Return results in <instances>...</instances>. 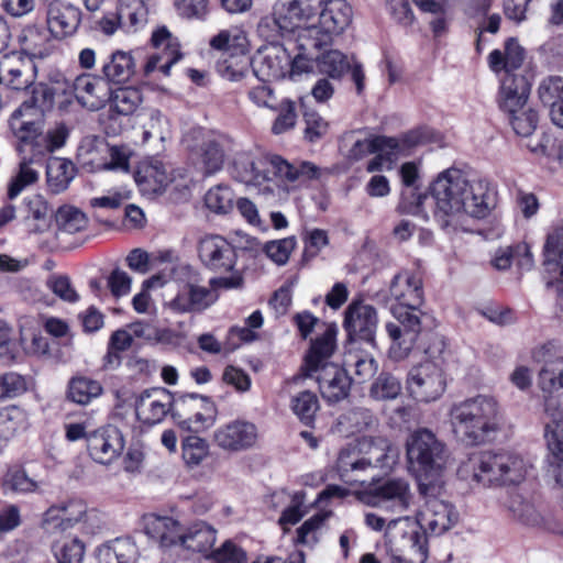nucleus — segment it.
I'll use <instances>...</instances> for the list:
<instances>
[{
  "label": "nucleus",
  "mask_w": 563,
  "mask_h": 563,
  "mask_svg": "<svg viewBox=\"0 0 563 563\" xmlns=\"http://www.w3.org/2000/svg\"><path fill=\"white\" fill-rule=\"evenodd\" d=\"M433 217L443 229H464L470 218H486L496 205L489 183L460 168L441 172L430 186Z\"/></svg>",
  "instance_id": "nucleus-1"
},
{
  "label": "nucleus",
  "mask_w": 563,
  "mask_h": 563,
  "mask_svg": "<svg viewBox=\"0 0 563 563\" xmlns=\"http://www.w3.org/2000/svg\"><path fill=\"white\" fill-rule=\"evenodd\" d=\"M389 295L397 302L391 312L398 323L389 322L386 331L393 340V353L398 358L406 357L413 347L422 324L428 316L419 310L423 302L421 277L410 271H401L394 276Z\"/></svg>",
  "instance_id": "nucleus-2"
},
{
  "label": "nucleus",
  "mask_w": 563,
  "mask_h": 563,
  "mask_svg": "<svg viewBox=\"0 0 563 563\" xmlns=\"http://www.w3.org/2000/svg\"><path fill=\"white\" fill-rule=\"evenodd\" d=\"M232 176L245 184L263 186L273 192L274 178L289 184H305L321 176V169L310 162L290 164L278 155H255L251 152H238L231 164Z\"/></svg>",
  "instance_id": "nucleus-3"
},
{
  "label": "nucleus",
  "mask_w": 563,
  "mask_h": 563,
  "mask_svg": "<svg viewBox=\"0 0 563 563\" xmlns=\"http://www.w3.org/2000/svg\"><path fill=\"white\" fill-rule=\"evenodd\" d=\"M449 417L455 438L470 446L485 443L501 428L498 401L488 395H477L453 404Z\"/></svg>",
  "instance_id": "nucleus-4"
},
{
  "label": "nucleus",
  "mask_w": 563,
  "mask_h": 563,
  "mask_svg": "<svg viewBox=\"0 0 563 563\" xmlns=\"http://www.w3.org/2000/svg\"><path fill=\"white\" fill-rule=\"evenodd\" d=\"M55 104V90L47 84H38L8 119V126L22 154L31 147L35 155H43L42 140L45 131V114Z\"/></svg>",
  "instance_id": "nucleus-5"
},
{
  "label": "nucleus",
  "mask_w": 563,
  "mask_h": 563,
  "mask_svg": "<svg viewBox=\"0 0 563 563\" xmlns=\"http://www.w3.org/2000/svg\"><path fill=\"white\" fill-rule=\"evenodd\" d=\"M406 454L410 468L419 478V492L427 496L435 490L438 477L449 459L445 443L431 430L420 428L408 437Z\"/></svg>",
  "instance_id": "nucleus-6"
},
{
  "label": "nucleus",
  "mask_w": 563,
  "mask_h": 563,
  "mask_svg": "<svg viewBox=\"0 0 563 563\" xmlns=\"http://www.w3.org/2000/svg\"><path fill=\"white\" fill-rule=\"evenodd\" d=\"M294 73L311 74L316 69L319 74L325 75L333 80H340L347 73L356 87V92L361 95L365 88V74L363 65L354 58L347 56L339 49L328 47H314L295 59Z\"/></svg>",
  "instance_id": "nucleus-7"
},
{
  "label": "nucleus",
  "mask_w": 563,
  "mask_h": 563,
  "mask_svg": "<svg viewBox=\"0 0 563 563\" xmlns=\"http://www.w3.org/2000/svg\"><path fill=\"white\" fill-rule=\"evenodd\" d=\"M444 342L437 339L434 347L426 350L429 356L426 361L412 366L407 375V390L409 395L420 402L438 400L445 391L448 385L444 358L441 356Z\"/></svg>",
  "instance_id": "nucleus-8"
},
{
  "label": "nucleus",
  "mask_w": 563,
  "mask_h": 563,
  "mask_svg": "<svg viewBox=\"0 0 563 563\" xmlns=\"http://www.w3.org/2000/svg\"><path fill=\"white\" fill-rule=\"evenodd\" d=\"M318 24L299 30L300 48L330 47L333 38L343 33L352 21V8L345 0L322 2Z\"/></svg>",
  "instance_id": "nucleus-9"
},
{
  "label": "nucleus",
  "mask_w": 563,
  "mask_h": 563,
  "mask_svg": "<svg viewBox=\"0 0 563 563\" xmlns=\"http://www.w3.org/2000/svg\"><path fill=\"white\" fill-rule=\"evenodd\" d=\"M386 543L391 563H424L428 559L427 538L409 517L390 520L386 526Z\"/></svg>",
  "instance_id": "nucleus-10"
},
{
  "label": "nucleus",
  "mask_w": 563,
  "mask_h": 563,
  "mask_svg": "<svg viewBox=\"0 0 563 563\" xmlns=\"http://www.w3.org/2000/svg\"><path fill=\"white\" fill-rule=\"evenodd\" d=\"M242 284L243 277L238 271H234L229 277L211 278L209 286L200 285L196 278H192L184 284L175 298L167 302V306L176 313L201 312L217 301L218 288H239Z\"/></svg>",
  "instance_id": "nucleus-11"
},
{
  "label": "nucleus",
  "mask_w": 563,
  "mask_h": 563,
  "mask_svg": "<svg viewBox=\"0 0 563 563\" xmlns=\"http://www.w3.org/2000/svg\"><path fill=\"white\" fill-rule=\"evenodd\" d=\"M55 90V99L65 97L59 107L71 103V97L88 111H99L103 109L111 99V88L100 76L85 73L78 75L73 81L60 79L48 85Z\"/></svg>",
  "instance_id": "nucleus-12"
},
{
  "label": "nucleus",
  "mask_w": 563,
  "mask_h": 563,
  "mask_svg": "<svg viewBox=\"0 0 563 563\" xmlns=\"http://www.w3.org/2000/svg\"><path fill=\"white\" fill-rule=\"evenodd\" d=\"M308 49L300 48L299 33L296 37L287 38L283 44H274L266 48L261 57L258 71L267 79L279 80L289 77L296 80L303 73H294L295 59L306 54Z\"/></svg>",
  "instance_id": "nucleus-13"
},
{
  "label": "nucleus",
  "mask_w": 563,
  "mask_h": 563,
  "mask_svg": "<svg viewBox=\"0 0 563 563\" xmlns=\"http://www.w3.org/2000/svg\"><path fill=\"white\" fill-rule=\"evenodd\" d=\"M360 499L369 507H376L393 514H401L409 508L412 494L407 481L391 478L363 493Z\"/></svg>",
  "instance_id": "nucleus-14"
},
{
  "label": "nucleus",
  "mask_w": 563,
  "mask_h": 563,
  "mask_svg": "<svg viewBox=\"0 0 563 563\" xmlns=\"http://www.w3.org/2000/svg\"><path fill=\"white\" fill-rule=\"evenodd\" d=\"M377 325V311L371 305L352 302L345 310L344 328L351 340V347H355L357 342H365L375 349Z\"/></svg>",
  "instance_id": "nucleus-15"
},
{
  "label": "nucleus",
  "mask_w": 563,
  "mask_h": 563,
  "mask_svg": "<svg viewBox=\"0 0 563 563\" xmlns=\"http://www.w3.org/2000/svg\"><path fill=\"white\" fill-rule=\"evenodd\" d=\"M88 506L80 498H68L52 505L42 518V527L49 534L63 533L86 520Z\"/></svg>",
  "instance_id": "nucleus-16"
},
{
  "label": "nucleus",
  "mask_w": 563,
  "mask_h": 563,
  "mask_svg": "<svg viewBox=\"0 0 563 563\" xmlns=\"http://www.w3.org/2000/svg\"><path fill=\"white\" fill-rule=\"evenodd\" d=\"M258 438L256 424L244 419H235L218 427L212 437L217 446L230 453L254 448Z\"/></svg>",
  "instance_id": "nucleus-17"
},
{
  "label": "nucleus",
  "mask_w": 563,
  "mask_h": 563,
  "mask_svg": "<svg viewBox=\"0 0 563 563\" xmlns=\"http://www.w3.org/2000/svg\"><path fill=\"white\" fill-rule=\"evenodd\" d=\"M457 520L454 507L442 499L430 497L418 514V530H424L433 536H440L450 530Z\"/></svg>",
  "instance_id": "nucleus-18"
},
{
  "label": "nucleus",
  "mask_w": 563,
  "mask_h": 563,
  "mask_svg": "<svg viewBox=\"0 0 563 563\" xmlns=\"http://www.w3.org/2000/svg\"><path fill=\"white\" fill-rule=\"evenodd\" d=\"M152 43L157 52L148 57L144 71L148 75L159 70L163 75L168 76L172 66L181 58L178 40L167 27L163 26L153 32Z\"/></svg>",
  "instance_id": "nucleus-19"
},
{
  "label": "nucleus",
  "mask_w": 563,
  "mask_h": 563,
  "mask_svg": "<svg viewBox=\"0 0 563 563\" xmlns=\"http://www.w3.org/2000/svg\"><path fill=\"white\" fill-rule=\"evenodd\" d=\"M532 358L543 363L538 375V385L544 394L563 388V357L558 355L556 346L548 342L532 352Z\"/></svg>",
  "instance_id": "nucleus-20"
},
{
  "label": "nucleus",
  "mask_w": 563,
  "mask_h": 563,
  "mask_svg": "<svg viewBox=\"0 0 563 563\" xmlns=\"http://www.w3.org/2000/svg\"><path fill=\"white\" fill-rule=\"evenodd\" d=\"M87 448L95 462L108 465L121 455L124 439L118 428L107 426L87 437Z\"/></svg>",
  "instance_id": "nucleus-21"
},
{
  "label": "nucleus",
  "mask_w": 563,
  "mask_h": 563,
  "mask_svg": "<svg viewBox=\"0 0 563 563\" xmlns=\"http://www.w3.org/2000/svg\"><path fill=\"white\" fill-rule=\"evenodd\" d=\"M173 402V394L166 388L153 387L145 389L135 400L136 417L147 424L158 423L169 412Z\"/></svg>",
  "instance_id": "nucleus-22"
},
{
  "label": "nucleus",
  "mask_w": 563,
  "mask_h": 563,
  "mask_svg": "<svg viewBox=\"0 0 563 563\" xmlns=\"http://www.w3.org/2000/svg\"><path fill=\"white\" fill-rule=\"evenodd\" d=\"M354 446L373 468L389 471L399 459V450L385 437H363Z\"/></svg>",
  "instance_id": "nucleus-23"
},
{
  "label": "nucleus",
  "mask_w": 563,
  "mask_h": 563,
  "mask_svg": "<svg viewBox=\"0 0 563 563\" xmlns=\"http://www.w3.org/2000/svg\"><path fill=\"white\" fill-rule=\"evenodd\" d=\"M319 390L325 401L335 404L345 399L351 389V378L346 371L333 363H325L319 369L312 371Z\"/></svg>",
  "instance_id": "nucleus-24"
},
{
  "label": "nucleus",
  "mask_w": 563,
  "mask_h": 563,
  "mask_svg": "<svg viewBox=\"0 0 563 563\" xmlns=\"http://www.w3.org/2000/svg\"><path fill=\"white\" fill-rule=\"evenodd\" d=\"M199 257L207 267L219 273L231 272L236 264L235 249L219 235L200 241Z\"/></svg>",
  "instance_id": "nucleus-25"
},
{
  "label": "nucleus",
  "mask_w": 563,
  "mask_h": 563,
  "mask_svg": "<svg viewBox=\"0 0 563 563\" xmlns=\"http://www.w3.org/2000/svg\"><path fill=\"white\" fill-rule=\"evenodd\" d=\"M81 20L80 10L71 3L53 0L48 3L46 22L49 33L65 38L76 33Z\"/></svg>",
  "instance_id": "nucleus-26"
},
{
  "label": "nucleus",
  "mask_w": 563,
  "mask_h": 563,
  "mask_svg": "<svg viewBox=\"0 0 563 563\" xmlns=\"http://www.w3.org/2000/svg\"><path fill=\"white\" fill-rule=\"evenodd\" d=\"M145 534L162 548L180 547L183 526L172 516L147 514L142 518Z\"/></svg>",
  "instance_id": "nucleus-27"
},
{
  "label": "nucleus",
  "mask_w": 563,
  "mask_h": 563,
  "mask_svg": "<svg viewBox=\"0 0 563 563\" xmlns=\"http://www.w3.org/2000/svg\"><path fill=\"white\" fill-rule=\"evenodd\" d=\"M35 79L34 66L20 54L12 53L0 59V82L20 90L30 87Z\"/></svg>",
  "instance_id": "nucleus-28"
},
{
  "label": "nucleus",
  "mask_w": 563,
  "mask_h": 563,
  "mask_svg": "<svg viewBox=\"0 0 563 563\" xmlns=\"http://www.w3.org/2000/svg\"><path fill=\"white\" fill-rule=\"evenodd\" d=\"M530 84L523 76L506 74L501 80L498 104L506 113L519 112L528 101Z\"/></svg>",
  "instance_id": "nucleus-29"
},
{
  "label": "nucleus",
  "mask_w": 563,
  "mask_h": 563,
  "mask_svg": "<svg viewBox=\"0 0 563 563\" xmlns=\"http://www.w3.org/2000/svg\"><path fill=\"white\" fill-rule=\"evenodd\" d=\"M322 0H277L276 13L282 21H287L295 36L303 24L319 11Z\"/></svg>",
  "instance_id": "nucleus-30"
},
{
  "label": "nucleus",
  "mask_w": 563,
  "mask_h": 563,
  "mask_svg": "<svg viewBox=\"0 0 563 563\" xmlns=\"http://www.w3.org/2000/svg\"><path fill=\"white\" fill-rule=\"evenodd\" d=\"M503 452L485 451L473 455V478L484 485L503 484Z\"/></svg>",
  "instance_id": "nucleus-31"
},
{
  "label": "nucleus",
  "mask_w": 563,
  "mask_h": 563,
  "mask_svg": "<svg viewBox=\"0 0 563 563\" xmlns=\"http://www.w3.org/2000/svg\"><path fill=\"white\" fill-rule=\"evenodd\" d=\"M336 471L340 478L350 485L364 483L371 467L360 454L354 444L341 449L336 460Z\"/></svg>",
  "instance_id": "nucleus-32"
},
{
  "label": "nucleus",
  "mask_w": 563,
  "mask_h": 563,
  "mask_svg": "<svg viewBox=\"0 0 563 563\" xmlns=\"http://www.w3.org/2000/svg\"><path fill=\"white\" fill-rule=\"evenodd\" d=\"M217 540L216 529L205 521H197L183 529L180 547L191 552L208 555Z\"/></svg>",
  "instance_id": "nucleus-33"
},
{
  "label": "nucleus",
  "mask_w": 563,
  "mask_h": 563,
  "mask_svg": "<svg viewBox=\"0 0 563 563\" xmlns=\"http://www.w3.org/2000/svg\"><path fill=\"white\" fill-rule=\"evenodd\" d=\"M338 329L334 324H328L319 336L311 341V346L306 356V376H312V371L319 369L325 360L334 352Z\"/></svg>",
  "instance_id": "nucleus-34"
},
{
  "label": "nucleus",
  "mask_w": 563,
  "mask_h": 563,
  "mask_svg": "<svg viewBox=\"0 0 563 563\" xmlns=\"http://www.w3.org/2000/svg\"><path fill=\"white\" fill-rule=\"evenodd\" d=\"M135 181L145 195L161 194L170 183L165 165L159 161L143 163L135 173Z\"/></svg>",
  "instance_id": "nucleus-35"
},
{
  "label": "nucleus",
  "mask_w": 563,
  "mask_h": 563,
  "mask_svg": "<svg viewBox=\"0 0 563 563\" xmlns=\"http://www.w3.org/2000/svg\"><path fill=\"white\" fill-rule=\"evenodd\" d=\"M135 71L134 58L129 52L115 51L110 54L108 59L102 64L101 73L103 79L112 84H125Z\"/></svg>",
  "instance_id": "nucleus-36"
},
{
  "label": "nucleus",
  "mask_w": 563,
  "mask_h": 563,
  "mask_svg": "<svg viewBox=\"0 0 563 563\" xmlns=\"http://www.w3.org/2000/svg\"><path fill=\"white\" fill-rule=\"evenodd\" d=\"M378 426V418L367 408H353L341 415L335 423V429L342 435L374 430Z\"/></svg>",
  "instance_id": "nucleus-37"
},
{
  "label": "nucleus",
  "mask_w": 563,
  "mask_h": 563,
  "mask_svg": "<svg viewBox=\"0 0 563 563\" xmlns=\"http://www.w3.org/2000/svg\"><path fill=\"white\" fill-rule=\"evenodd\" d=\"M544 438L547 441V463L552 470L555 481L561 484L560 471L563 468V422L553 421L545 426Z\"/></svg>",
  "instance_id": "nucleus-38"
},
{
  "label": "nucleus",
  "mask_w": 563,
  "mask_h": 563,
  "mask_svg": "<svg viewBox=\"0 0 563 563\" xmlns=\"http://www.w3.org/2000/svg\"><path fill=\"white\" fill-rule=\"evenodd\" d=\"M44 486L45 483L43 479L31 477L27 472L20 466L9 468L2 479L3 490L15 495L42 494Z\"/></svg>",
  "instance_id": "nucleus-39"
},
{
  "label": "nucleus",
  "mask_w": 563,
  "mask_h": 563,
  "mask_svg": "<svg viewBox=\"0 0 563 563\" xmlns=\"http://www.w3.org/2000/svg\"><path fill=\"white\" fill-rule=\"evenodd\" d=\"M224 148L219 140L205 141L194 153L197 168L206 176L219 172L224 163Z\"/></svg>",
  "instance_id": "nucleus-40"
},
{
  "label": "nucleus",
  "mask_w": 563,
  "mask_h": 563,
  "mask_svg": "<svg viewBox=\"0 0 563 563\" xmlns=\"http://www.w3.org/2000/svg\"><path fill=\"white\" fill-rule=\"evenodd\" d=\"M137 558L139 549L131 538H118L98 551L100 563H135Z\"/></svg>",
  "instance_id": "nucleus-41"
},
{
  "label": "nucleus",
  "mask_w": 563,
  "mask_h": 563,
  "mask_svg": "<svg viewBox=\"0 0 563 563\" xmlns=\"http://www.w3.org/2000/svg\"><path fill=\"white\" fill-rule=\"evenodd\" d=\"M21 52L31 58H44L52 51L47 31L35 25L26 26L19 35Z\"/></svg>",
  "instance_id": "nucleus-42"
},
{
  "label": "nucleus",
  "mask_w": 563,
  "mask_h": 563,
  "mask_svg": "<svg viewBox=\"0 0 563 563\" xmlns=\"http://www.w3.org/2000/svg\"><path fill=\"white\" fill-rule=\"evenodd\" d=\"M424 141V133L420 130L411 131L406 134L402 142L398 140V146L389 151H376V155L368 162L366 170L368 173L391 169L397 155L409 146H415Z\"/></svg>",
  "instance_id": "nucleus-43"
},
{
  "label": "nucleus",
  "mask_w": 563,
  "mask_h": 563,
  "mask_svg": "<svg viewBox=\"0 0 563 563\" xmlns=\"http://www.w3.org/2000/svg\"><path fill=\"white\" fill-rule=\"evenodd\" d=\"M29 427L26 410L9 405L0 409V442H7Z\"/></svg>",
  "instance_id": "nucleus-44"
},
{
  "label": "nucleus",
  "mask_w": 563,
  "mask_h": 563,
  "mask_svg": "<svg viewBox=\"0 0 563 563\" xmlns=\"http://www.w3.org/2000/svg\"><path fill=\"white\" fill-rule=\"evenodd\" d=\"M103 393L101 383L87 376L70 378L67 386V398L75 404L86 406Z\"/></svg>",
  "instance_id": "nucleus-45"
},
{
  "label": "nucleus",
  "mask_w": 563,
  "mask_h": 563,
  "mask_svg": "<svg viewBox=\"0 0 563 563\" xmlns=\"http://www.w3.org/2000/svg\"><path fill=\"white\" fill-rule=\"evenodd\" d=\"M25 208L27 214L24 220L32 232H44L49 228L53 209L42 196L34 195L27 198Z\"/></svg>",
  "instance_id": "nucleus-46"
},
{
  "label": "nucleus",
  "mask_w": 563,
  "mask_h": 563,
  "mask_svg": "<svg viewBox=\"0 0 563 563\" xmlns=\"http://www.w3.org/2000/svg\"><path fill=\"white\" fill-rule=\"evenodd\" d=\"M37 156L35 152L31 157L22 156L18 173L9 185L8 196L10 199L15 198L26 187L38 180L41 165L36 162Z\"/></svg>",
  "instance_id": "nucleus-47"
},
{
  "label": "nucleus",
  "mask_w": 563,
  "mask_h": 563,
  "mask_svg": "<svg viewBox=\"0 0 563 563\" xmlns=\"http://www.w3.org/2000/svg\"><path fill=\"white\" fill-rule=\"evenodd\" d=\"M344 365L354 368L355 380L358 384L371 380L378 371V363L368 352L357 353L355 347H350L345 354Z\"/></svg>",
  "instance_id": "nucleus-48"
},
{
  "label": "nucleus",
  "mask_w": 563,
  "mask_h": 563,
  "mask_svg": "<svg viewBox=\"0 0 563 563\" xmlns=\"http://www.w3.org/2000/svg\"><path fill=\"white\" fill-rule=\"evenodd\" d=\"M47 184L51 190L59 194L65 190L75 176V166L64 158H53L46 168Z\"/></svg>",
  "instance_id": "nucleus-49"
},
{
  "label": "nucleus",
  "mask_w": 563,
  "mask_h": 563,
  "mask_svg": "<svg viewBox=\"0 0 563 563\" xmlns=\"http://www.w3.org/2000/svg\"><path fill=\"white\" fill-rule=\"evenodd\" d=\"M257 32L265 41L278 44L279 38L295 37V32L291 30L287 21H282L276 13V7L272 15L263 16L257 24Z\"/></svg>",
  "instance_id": "nucleus-50"
},
{
  "label": "nucleus",
  "mask_w": 563,
  "mask_h": 563,
  "mask_svg": "<svg viewBox=\"0 0 563 563\" xmlns=\"http://www.w3.org/2000/svg\"><path fill=\"white\" fill-rule=\"evenodd\" d=\"M290 408L306 426H312L320 410L318 396L310 390H302L291 397Z\"/></svg>",
  "instance_id": "nucleus-51"
},
{
  "label": "nucleus",
  "mask_w": 563,
  "mask_h": 563,
  "mask_svg": "<svg viewBox=\"0 0 563 563\" xmlns=\"http://www.w3.org/2000/svg\"><path fill=\"white\" fill-rule=\"evenodd\" d=\"M251 67L247 52L229 54L217 64V70L221 77L230 81H239L245 77Z\"/></svg>",
  "instance_id": "nucleus-52"
},
{
  "label": "nucleus",
  "mask_w": 563,
  "mask_h": 563,
  "mask_svg": "<svg viewBox=\"0 0 563 563\" xmlns=\"http://www.w3.org/2000/svg\"><path fill=\"white\" fill-rule=\"evenodd\" d=\"M398 146V140L388 136H375L369 139L356 140L349 151L347 158L356 162L367 154L376 153V151H389Z\"/></svg>",
  "instance_id": "nucleus-53"
},
{
  "label": "nucleus",
  "mask_w": 563,
  "mask_h": 563,
  "mask_svg": "<svg viewBox=\"0 0 563 563\" xmlns=\"http://www.w3.org/2000/svg\"><path fill=\"white\" fill-rule=\"evenodd\" d=\"M111 107L122 115H130L134 113L143 101L142 92L135 87L119 88L111 91Z\"/></svg>",
  "instance_id": "nucleus-54"
},
{
  "label": "nucleus",
  "mask_w": 563,
  "mask_h": 563,
  "mask_svg": "<svg viewBox=\"0 0 563 563\" xmlns=\"http://www.w3.org/2000/svg\"><path fill=\"white\" fill-rule=\"evenodd\" d=\"M503 484H519L530 468V464L518 454L503 452Z\"/></svg>",
  "instance_id": "nucleus-55"
},
{
  "label": "nucleus",
  "mask_w": 563,
  "mask_h": 563,
  "mask_svg": "<svg viewBox=\"0 0 563 563\" xmlns=\"http://www.w3.org/2000/svg\"><path fill=\"white\" fill-rule=\"evenodd\" d=\"M400 380L390 373H380L369 388V395L376 400H393L401 393Z\"/></svg>",
  "instance_id": "nucleus-56"
},
{
  "label": "nucleus",
  "mask_w": 563,
  "mask_h": 563,
  "mask_svg": "<svg viewBox=\"0 0 563 563\" xmlns=\"http://www.w3.org/2000/svg\"><path fill=\"white\" fill-rule=\"evenodd\" d=\"M234 195L228 186H216L208 190L205 196V203L211 211L224 214L233 208Z\"/></svg>",
  "instance_id": "nucleus-57"
},
{
  "label": "nucleus",
  "mask_w": 563,
  "mask_h": 563,
  "mask_svg": "<svg viewBox=\"0 0 563 563\" xmlns=\"http://www.w3.org/2000/svg\"><path fill=\"white\" fill-rule=\"evenodd\" d=\"M59 229L66 233H77L87 227L86 216L74 207H62L56 213Z\"/></svg>",
  "instance_id": "nucleus-58"
},
{
  "label": "nucleus",
  "mask_w": 563,
  "mask_h": 563,
  "mask_svg": "<svg viewBox=\"0 0 563 563\" xmlns=\"http://www.w3.org/2000/svg\"><path fill=\"white\" fill-rule=\"evenodd\" d=\"M328 518L327 514H317L306 520L297 529L296 542L305 545H314L318 543L321 534V528Z\"/></svg>",
  "instance_id": "nucleus-59"
},
{
  "label": "nucleus",
  "mask_w": 563,
  "mask_h": 563,
  "mask_svg": "<svg viewBox=\"0 0 563 563\" xmlns=\"http://www.w3.org/2000/svg\"><path fill=\"white\" fill-rule=\"evenodd\" d=\"M508 509L519 521L527 526H539L542 523L541 515L530 503L519 495L510 498Z\"/></svg>",
  "instance_id": "nucleus-60"
},
{
  "label": "nucleus",
  "mask_w": 563,
  "mask_h": 563,
  "mask_svg": "<svg viewBox=\"0 0 563 563\" xmlns=\"http://www.w3.org/2000/svg\"><path fill=\"white\" fill-rule=\"evenodd\" d=\"M209 453V445L206 440L189 435L183 442V459L189 466L199 465Z\"/></svg>",
  "instance_id": "nucleus-61"
},
{
  "label": "nucleus",
  "mask_w": 563,
  "mask_h": 563,
  "mask_svg": "<svg viewBox=\"0 0 563 563\" xmlns=\"http://www.w3.org/2000/svg\"><path fill=\"white\" fill-rule=\"evenodd\" d=\"M27 389L25 378L14 372L0 375V402L15 398Z\"/></svg>",
  "instance_id": "nucleus-62"
},
{
  "label": "nucleus",
  "mask_w": 563,
  "mask_h": 563,
  "mask_svg": "<svg viewBox=\"0 0 563 563\" xmlns=\"http://www.w3.org/2000/svg\"><path fill=\"white\" fill-rule=\"evenodd\" d=\"M46 286L53 291L54 295L66 302L75 303L80 298L69 277L66 275L49 276L46 282Z\"/></svg>",
  "instance_id": "nucleus-63"
},
{
  "label": "nucleus",
  "mask_w": 563,
  "mask_h": 563,
  "mask_svg": "<svg viewBox=\"0 0 563 563\" xmlns=\"http://www.w3.org/2000/svg\"><path fill=\"white\" fill-rule=\"evenodd\" d=\"M85 555V545L78 538L65 541L55 548V556L59 563H81Z\"/></svg>",
  "instance_id": "nucleus-64"
}]
</instances>
